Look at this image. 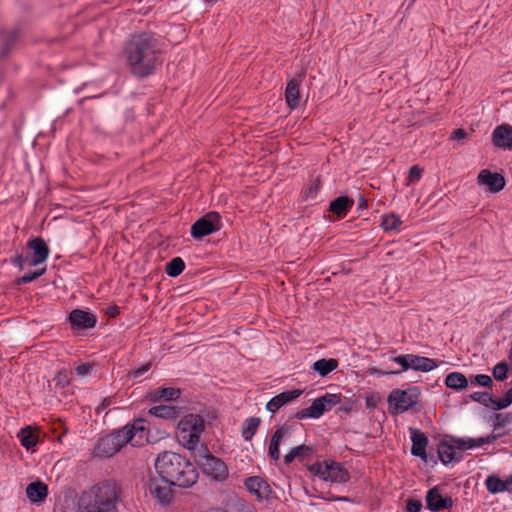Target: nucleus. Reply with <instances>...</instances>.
<instances>
[{"mask_svg":"<svg viewBox=\"0 0 512 512\" xmlns=\"http://www.w3.org/2000/svg\"><path fill=\"white\" fill-rule=\"evenodd\" d=\"M161 47L158 39L150 33L134 35L124 49L126 65L137 77H147L161 63Z\"/></svg>","mask_w":512,"mask_h":512,"instance_id":"obj_1","label":"nucleus"},{"mask_svg":"<svg viewBox=\"0 0 512 512\" xmlns=\"http://www.w3.org/2000/svg\"><path fill=\"white\" fill-rule=\"evenodd\" d=\"M155 470L158 476L179 487H191L198 479L195 466L184 456L171 451L158 455Z\"/></svg>","mask_w":512,"mask_h":512,"instance_id":"obj_2","label":"nucleus"},{"mask_svg":"<svg viewBox=\"0 0 512 512\" xmlns=\"http://www.w3.org/2000/svg\"><path fill=\"white\" fill-rule=\"evenodd\" d=\"M147 441V429L142 419L136 420L131 425H126L120 430L99 439L94 448V454L97 457L109 458L116 454L121 448L130 443L134 447L144 445Z\"/></svg>","mask_w":512,"mask_h":512,"instance_id":"obj_3","label":"nucleus"},{"mask_svg":"<svg viewBox=\"0 0 512 512\" xmlns=\"http://www.w3.org/2000/svg\"><path fill=\"white\" fill-rule=\"evenodd\" d=\"M119 499V486L114 481L105 480L84 491L78 507L80 512H114Z\"/></svg>","mask_w":512,"mask_h":512,"instance_id":"obj_4","label":"nucleus"},{"mask_svg":"<svg viewBox=\"0 0 512 512\" xmlns=\"http://www.w3.org/2000/svg\"><path fill=\"white\" fill-rule=\"evenodd\" d=\"M496 439L497 436L494 434L479 438H452L439 444L438 455L444 464H448L461 459L463 451L490 444Z\"/></svg>","mask_w":512,"mask_h":512,"instance_id":"obj_5","label":"nucleus"},{"mask_svg":"<svg viewBox=\"0 0 512 512\" xmlns=\"http://www.w3.org/2000/svg\"><path fill=\"white\" fill-rule=\"evenodd\" d=\"M204 428L205 422L200 415H186L177 425V440L185 448L194 449L200 441V436L203 433Z\"/></svg>","mask_w":512,"mask_h":512,"instance_id":"obj_6","label":"nucleus"},{"mask_svg":"<svg viewBox=\"0 0 512 512\" xmlns=\"http://www.w3.org/2000/svg\"><path fill=\"white\" fill-rule=\"evenodd\" d=\"M310 472L324 481L346 483L350 479L348 471L338 462L322 461L309 467Z\"/></svg>","mask_w":512,"mask_h":512,"instance_id":"obj_7","label":"nucleus"},{"mask_svg":"<svg viewBox=\"0 0 512 512\" xmlns=\"http://www.w3.org/2000/svg\"><path fill=\"white\" fill-rule=\"evenodd\" d=\"M27 248V255H18L13 260V263L18 265L21 269H23L25 265L37 266L42 264L49 256V248L40 237L29 240Z\"/></svg>","mask_w":512,"mask_h":512,"instance_id":"obj_8","label":"nucleus"},{"mask_svg":"<svg viewBox=\"0 0 512 512\" xmlns=\"http://www.w3.org/2000/svg\"><path fill=\"white\" fill-rule=\"evenodd\" d=\"M340 401V395L327 393L316 398L309 407L299 410L295 416L299 420L317 419L339 404Z\"/></svg>","mask_w":512,"mask_h":512,"instance_id":"obj_9","label":"nucleus"},{"mask_svg":"<svg viewBox=\"0 0 512 512\" xmlns=\"http://www.w3.org/2000/svg\"><path fill=\"white\" fill-rule=\"evenodd\" d=\"M387 402L389 406V412L396 415L403 413L413 407L417 403V395L412 389H394L388 395Z\"/></svg>","mask_w":512,"mask_h":512,"instance_id":"obj_10","label":"nucleus"},{"mask_svg":"<svg viewBox=\"0 0 512 512\" xmlns=\"http://www.w3.org/2000/svg\"><path fill=\"white\" fill-rule=\"evenodd\" d=\"M173 484L163 477H151L148 482V492L156 501L163 506L171 503L173 500Z\"/></svg>","mask_w":512,"mask_h":512,"instance_id":"obj_11","label":"nucleus"},{"mask_svg":"<svg viewBox=\"0 0 512 512\" xmlns=\"http://www.w3.org/2000/svg\"><path fill=\"white\" fill-rule=\"evenodd\" d=\"M221 228V217L216 212H210L199 220H197L191 227V235L196 239H201L204 236L210 235Z\"/></svg>","mask_w":512,"mask_h":512,"instance_id":"obj_12","label":"nucleus"},{"mask_svg":"<svg viewBox=\"0 0 512 512\" xmlns=\"http://www.w3.org/2000/svg\"><path fill=\"white\" fill-rule=\"evenodd\" d=\"M476 183L478 186L484 187L488 192L496 194L504 189L506 180L501 173L482 169L477 175Z\"/></svg>","mask_w":512,"mask_h":512,"instance_id":"obj_13","label":"nucleus"},{"mask_svg":"<svg viewBox=\"0 0 512 512\" xmlns=\"http://www.w3.org/2000/svg\"><path fill=\"white\" fill-rule=\"evenodd\" d=\"M200 465L207 475L215 480H225L228 476L226 464L219 458L206 454L200 460Z\"/></svg>","mask_w":512,"mask_h":512,"instance_id":"obj_14","label":"nucleus"},{"mask_svg":"<svg viewBox=\"0 0 512 512\" xmlns=\"http://www.w3.org/2000/svg\"><path fill=\"white\" fill-rule=\"evenodd\" d=\"M426 503L429 510L439 511L450 508L452 506V499L450 497H443L439 488L433 487L427 492Z\"/></svg>","mask_w":512,"mask_h":512,"instance_id":"obj_15","label":"nucleus"},{"mask_svg":"<svg viewBox=\"0 0 512 512\" xmlns=\"http://www.w3.org/2000/svg\"><path fill=\"white\" fill-rule=\"evenodd\" d=\"M493 144L502 149L512 148V126L502 124L497 126L492 133Z\"/></svg>","mask_w":512,"mask_h":512,"instance_id":"obj_16","label":"nucleus"},{"mask_svg":"<svg viewBox=\"0 0 512 512\" xmlns=\"http://www.w3.org/2000/svg\"><path fill=\"white\" fill-rule=\"evenodd\" d=\"M245 487L259 500L267 499L271 492L267 482L258 476L246 479Z\"/></svg>","mask_w":512,"mask_h":512,"instance_id":"obj_17","label":"nucleus"},{"mask_svg":"<svg viewBox=\"0 0 512 512\" xmlns=\"http://www.w3.org/2000/svg\"><path fill=\"white\" fill-rule=\"evenodd\" d=\"M302 394V390L294 389L290 391L282 392L273 397L266 405V409L272 413H275L282 406L297 399Z\"/></svg>","mask_w":512,"mask_h":512,"instance_id":"obj_18","label":"nucleus"},{"mask_svg":"<svg viewBox=\"0 0 512 512\" xmlns=\"http://www.w3.org/2000/svg\"><path fill=\"white\" fill-rule=\"evenodd\" d=\"M412 449L411 452L414 456L420 457L423 460L427 459L426 446L428 438L423 432L418 429H411Z\"/></svg>","mask_w":512,"mask_h":512,"instance_id":"obj_19","label":"nucleus"},{"mask_svg":"<svg viewBox=\"0 0 512 512\" xmlns=\"http://www.w3.org/2000/svg\"><path fill=\"white\" fill-rule=\"evenodd\" d=\"M69 319L74 327L80 329L92 328L96 323V319L92 314L82 310H73L70 313Z\"/></svg>","mask_w":512,"mask_h":512,"instance_id":"obj_20","label":"nucleus"},{"mask_svg":"<svg viewBox=\"0 0 512 512\" xmlns=\"http://www.w3.org/2000/svg\"><path fill=\"white\" fill-rule=\"evenodd\" d=\"M47 494V485L41 481L32 482L26 488V495L32 503L43 502L46 499Z\"/></svg>","mask_w":512,"mask_h":512,"instance_id":"obj_21","label":"nucleus"},{"mask_svg":"<svg viewBox=\"0 0 512 512\" xmlns=\"http://www.w3.org/2000/svg\"><path fill=\"white\" fill-rule=\"evenodd\" d=\"M180 397V390L174 387L158 388L147 394V399L151 402L173 401Z\"/></svg>","mask_w":512,"mask_h":512,"instance_id":"obj_22","label":"nucleus"},{"mask_svg":"<svg viewBox=\"0 0 512 512\" xmlns=\"http://www.w3.org/2000/svg\"><path fill=\"white\" fill-rule=\"evenodd\" d=\"M290 435L289 428L281 427L275 431L273 434L269 448L268 454L271 459L278 461L280 458L279 446L283 438L288 437Z\"/></svg>","mask_w":512,"mask_h":512,"instance_id":"obj_23","label":"nucleus"},{"mask_svg":"<svg viewBox=\"0 0 512 512\" xmlns=\"http://www.w3.org/2000/svg\"><path fill=\"white\" fill-rule=\"evenodd\" d=\"M300 82L297 79H291L286 86L285 90V99L287 102V105L291 109H295L299 106L301 96H300V90H299Z\"/></svg>","mask_w":512,"mask_h":512,"instance_id":"obj_24","label":"nucleus"},{"mask_svg":"<svg viewBox=\"0 0 512 512\" xmlns=\"http://www.w3.org/2000/svg\"><path fill=\"white\" fill-rule=\"evenodd\" d=\"M148 413L161 419L172 420L180 415V409L171 405H158L150 408Z\"/></svg>","mask_w":512,"mask_h":512,"instance_id":"obj_25","label":"nucleus"},{"mask_svg":"<svg viewBox=\"0 0 512 512\" xmlns=\"http://www.w3.org/2000/svg\"><path fill=\"white\" fill-rule=\"evenodd\" d=\"M437 366V363L431 358L410 354V369L429 372Z\"/></svg>","mask_w":512,"mask_h":512,"instance_id":"obj_26","label":"nucleus"},{"mask_svg":"<svg viewBox=\"0 0 512 512\" xmlns=\"http://www.w3.org/2000/svg\"><path fill=\"white\" fill-rule=\"evenodd\" d=\"M353 200L346 196H340L330 203V211L336 214L338 217H344L348 210L352 207Z\"/></svg>","mask_w":512,"mask_h":512,"instance_id":"obj_27","label":"nucleus"},{"mask_svg":"<svg viewBox=\"0 0 512 512\" xmlns=\"http://www.w3.org/2000/svg\"><path fill=\"white\" fill-rule=\"evenodd\" d=\"M17 437L19 438L21 445L26 449L34 447L38 442V436L30 426L22 428Z\"/></svg>","mask_w":512,"mask_h":512,"instance_id":"obj_28","label":"nucleus"},{"mask_svg":"<svg viewBox=\"0 0 512 512\" xmlns=\"http://www.w3.org/2000/svg\"><path fill=\"white\" fill-rule=\"evenodd\" d=\"M338 367V361L336 359H320L314 362L313 370L316 371L320 376L325 377L330 372Z\"/></svg>","mask_w":512,"mask_h":512,"instance_id":"obj_29","label":"nucleus"},{"mask_svg":"<svg viewBox=\"0 0 512 512\" xmlns=\"http://www.w3.org/2000/svg\"><path fill=\"white\" fill-rule=\"evenodd\" d=\"M445 384L451 389L460 390L467 387L468 380L464 374L460 372H452L446 376Z\"/></svg>","mask_w":512,"mask_h":512,"instance_id":"obj_30","label":"nucleus"},{"mask_svg":"<svg viewBox=\"0 0 512 512\" xmlns=\"http://www.w3.org/2000/svg\"><path fill=\"white\" fill-rule=\"evenodd\" d=\"M312 450L310 447L306 445H299L297 447H294L291 449L285 456H284V462L286 464H290L295 459L303 460L307 456L311 454Z\"/></svg>","mask_w":512,"mask_h":512,"instance_id":"obj_31","label":"nucleus"},{"mask_svg":"<svg viewBox=\"0 0 512 512\" xmlns=\"http://www.w3.org/2000/svg\"><path fill=\"white\" fill-rule=\"evenodd\" d=\"M485 484H486L487 490L493 494L508 491L507 479L501 480L497 476H489V477H487Z\"/></svg>","mask_w":512,"mask_h":512,"instance_id":"obj_32","label":"nucleus"},{"mask_svg":"<svg viewBox=\"0 0 512 512\" xmlns=\"http://www.w3.org/2000/svg\"><path fill=\"white\" fill-rule=\"evenodd\" d=\"M260 422V418L258 417H250L244 422L242 436L246 441L252 439L260 425Z\"/></svg>","mask_w":512,"mask_h":512,"instance_id":"obj_33","label":"nucleus"},{"mask_svg":"<svg viewBox=\"0 0 512 512\" xmlns=\"http://www.w3.org/2000/svg\"><path fill=\"white\" fill-rule=\"evenodd\" d=\"M402 224L400 217L394 213L382 217L381 226L385 231L397 230Z\"/></svg>","mask_w":512,"mask_h":512,"instance_id":"obj_34","label":"nucleus"},{"mask_svg":"<svg viewBox=\"0 0 512 512\" xmlns=\"http://www.w3.org/2000/svg\"><path fill=\"white\" fill-rule=\"evenodd\" d=\"M185 263L180 257L173 258L166 265V273L171 277H176L182 273Z\"/></svg>","mask_w":512,"mask_h":512,"instance_id":"obj_35","label":"nucleus"},{"mask_svg":"<svg viewBox=\"0 0 512 512\" xmlns=\"http://www.w3.org/2000/svg\"><path fill=\"white\" fill-rule=\"evenodd\" d=\"M18 35L16 31H7L2 34L3 48L1 50L2 55L8 53L9 47L15 42Z\"/></svg>","mask_w":512,"mask_h":512,"instance_id":"obj_36","label":"nucleus"},{"mask_svg":"<svg viewBox=\"0 0 512 512\" xmlns=\"http://www.w3.org/2000/svg\"><path fill=\"white\" fill-rule=\"evenodd\" d=\"M511 403H512V387L508 391H506V393L504 394V397L502 399H500V400L494 399L492 408L494 410H501V409L508 407Z\"/></svg>","mask_w":512,"mask_h":512,"instance_id":"obj_37","label":"nucleus"},{"mask_svg":"<svg viewBox=\"0 0 512 512\" xmlns=\"http://www.w3.org/2000/svg\"><path fill=\"white\" fill-rule=\"evenodd\" d=\"M471 398L472 400L476 401V402H479L481 404H484L486 406H491L493 405V401L494 399L486 392H475L473 394H471Z\"/></svg>","mask_w":512,"mask_h":512,"instance_id":"obj_38","label":"nucleus"},{"mask_svg":"<svg viewBox=\"0 0 512 512\" xmlns=\"http://www.w3.org/2000/svg\"><path fill=\"white\" fill-rule=\"evenodd\" d=\"M508 365L505 362L498 363L493 369V376L496 380H504L507 377Z\"/></svg>","mask_w":512,"mask_h":512,"instance_id":"obj_39","label":"nucleus"},{"mask_svg":"<svg viewBox=\"0 0 512 512\" xmlns=\"http://www.w3.org/2000/svg\"><path fill=\"white\" fill-rule=\"evenodd\" d=\"M45 271H46V268H42V269L36 270L34 272L26 273L25 275H23L21 278L18 279V284L29 283V282L35 280L36 278L40 277L41 275H43L45 273Z\"/></svg>","mask_w":512,"mask_h":512,"instance_id":"obj_40","label":"nucleus"},{"mask_svg":"<svg viewBox=\"0 0 512 512\" xmlns=\"http://www.w3.org/2000/svg\"><path fill=\"white\" fill-rule=\"evenodd\" d=\"M422 172H423V170L419 166H417V165L412 166L409 170L407 185H410L411 183L419 181L422 176Z\"/></svg>","mask_w":512,"mask_h":512,"instance_id":"obj_41","label":"nucleus"},{"mask_svg":"<svg viewBox=\"0 0 512 512\" xmlns=\"http://www.w3.org/2000/svg\"><path fill=\"white\" fill-rule=\"evenodd\" d=\"M320 188V181L318 179L313 180L309 186L304 190L303 195L305 198H313Z\"/></svg>","mask_w":512,"mask_h":512,"instance_id":"obj_42","label":"nucleus"},{"mask_svg":"<svg viewBox=\"0 0 512 512\" xmlns=\"http://www.w3.org/2000/svg\"><path fill=\"white\" fill-rule=\"evenodd\" d=\"M471 382L486 387L492 383V379L489 375L478 374L471 377Z\"/></svg>","mask_w":512,"mask_h":512,"instance_id":"obj_43","label":"nucleus"},{"mask_svg":"<svg viewBox=\"0 0 512 512\" xmlns=\"http://www.w3.org/2000/svg\"><path fill=\"white\" fill-rule=\"evenodd\" d=\"M394 361L401 365L403 371L410 369V354L397 356Z\"/></svg>","mask_w":512,"mask_h":512,"instance_id":"obj_44","label":"nucleus"},{"mask_svg":"<svg viewBox=\"0 0 512 512\" xmlns=\"http://www.w3.org/2000/svg\"><path fill=\"white\" fill-rule=\"evenodd\" d=\"M366 407L369 409H374L377 407L380 402V397L377 394L367 395L365 398Z\"/></svg>","mask_w":512,"mask_h":512,"instance_id":"obj_45","label":"nucleus"},{"mask_svg":"<svg viewBox=\"0 0 512 512\" xmlns=\"http://www.w3.org/2000/svg\"><path fill=\"white\" fill-rule=\"evenodd\" d=\"M422 508V503L419 500L411 499L407 502L406 511L407 512H420Z\"/></svg>","mask_w":512,"mask_h":512,"instance_id":"obj_46","label":"nucleus"},{"mask_svg":"<svg viewBox=\"0 0 512 512\" xmlns=\"http://www.w3.org/2000/svg\"><path fill=\"white\" fill-rule=\"evenodd\" d=\"M57 385L65 386L69 383V377L66 371H59L55 377Z\"/></svg>","mask_w":512,"mask_h":512,"instance_id":"obj_47","label":"nucleus"},{"mask_svg":"<svg viewBox=\"0 0 512 512\" xmlns=\"http://www.w3.org/2000/svg\"><path fill=\"white\" fill-rule=\"evenodd\" d=\"M92 370V365L89 363L78 365L75 369L78 376H85Z\"/></svg>","mask_w":512,"mask_h":512,"instance_id":"obj_48","label":"nucleus"},{"mask_svg":"<svg viewBox=\"0 0 512 512\" xmlns=\"http://www.w3.org/2000/svg\"><path fill=\"white\" fill-rule=\"evenodd\" d=\"M150 368V364L147 363V364H144L143 366H141L140 368L132 371L130 373V375L133 377V378H138L140 377L142 374H144L145 372H147Z\"/></svg>","mask_w":512,"mask_h":512,"instance_id":"obj_49","label":"nucleus"},{"mask_svg":"<svg viewBox=\"0 0 512 512\" xmlns=\"http://www.w3.org/2000/svg\"><path fill=\"white\" fill-rule=\"evenodd\" d=\"M467 136V133L465 132L464 129H456L452 135H451V139L453 140H456V141H461L463 139H465Z\"/></svg>","mask_w":512,"mask_h":512,"instance_id":"obj_50","label":"nucleus"},{"mask_svg":"<svg viewBox=\"0 0 512 512\" xmlns=\"http://www.w3.org/2000/svg\"><path fill=\"white\" fill-rule=\"evenodd\" d=\"M496 418L499 425H505L507 422L510 421L509 415L498 414Z\"/></svg>","mask_w":512,"mask_h":512,"instance_id":"obj_51","label":"nucleus"},{"mask_svg":"<svg viewBox=\"0 0 512 512\" xmlns=\"http://www.w3.org/2000/svg\"><path fill=\"white\" fill-rule=\"evenodd\" d=\"M367 206H368L367 200L363 196H360L359 199H358V208L359 209H366Z\"/></svg>","mask_w":512,"mask_h":512,"instance_id":"obj_52","label":"nucleus"},{"mask_svg":"<svg viewBox=\"0 0 512 512\" xmlns=\"http://www.w3.org/2000/svg\"><path fill=\"white\" fill-rule=\"evenodd\" d=\"M111 403H112V399H111V398H105V399L103 400V402H102L101 406H100V407H98V408H97V410L99 411V410H100V408L105 409L106 407H108L109 405H111Z\"/></svg>","mask_w":512,"mask_h":512,"instance_id":"obj_53","label":"nucleus"},{"mask_svg":"<svg viewBox=\"0 0 512 512\" xmlns=\"http://www.w3.org/2000/svg\"><path fill=\"white\" fill-rule=\"evenodd\" d=\"M508 482V492L512 493V475L507 478Z\"/></svg>","mask_w":512,"mask_h":512,"instance_id":"obj_54","label":"nucleus"},{"mask_svg":"<svg viewBox=\"0 0 512 512\" xmlns=\"http://www.w3.org/2000/svg\"><path fill=\"white\" fill-rule=\"evenodd\" d=\"M344 410L347 412V411H349V410H350V407L345 406Z\"/></svg>","mask_w":512,"mask_h":512,"instance_id":"obj_55","label":"nucleus"}]
</instances>
